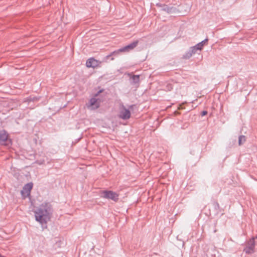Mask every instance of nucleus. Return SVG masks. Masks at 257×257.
I'll use <instances>...</instances> for the list:
<instances>
[{
	"mask_svg": "<svg viewBox=\"0 0 257 257\" xmlns=\"http://www.w3.org/2000/svg\"><path fill=\"white\" fill-rule=\"evenodd\" d=\"M0 257H5V256H4L2 255L0 253Z\"/></svg>",
	"mask_w": 257,
	"mask_h": 257,
	"instance_id": "obj_21",
	"label": "nucleus"
},
{
	"mask_svg": "<svg viewBox=\"0 0 257 257\" xmlns=\"http://www.w3.org/2000/svg\"><path fill=\"white\" fill-rule=\"evenodd\" d=\"M257 239V235L255 236V237H253Z\"/></svg>",
	"mask_w": 257,
	"mask_h": 257,
	"instance_id": "obj_22",
	"label": "nucleus"
},
{
	"mask_svg": "<svg viewBox=\"0 0 257 257\" xmlns=\"http://www.w3.org/2000/svg\"><path fill=\"white\" fill-rule=\"evenodd\" d=\"M208 39L207 38H206L204 40L202 41L201 42L198 43L196 45L197 47L199 49V51H201L205 43L208 41Z\"/></svg>",
	"mask_w": 257,
	"mask_h": 257,
	"instance_id": "obj_13",
	"label": "nucleus"
},
{
	"mask_svg": "<svg viewBox=\"0 0 257 257\" xmlns=\"http://www.w3.org/2000/svg\"><path fill=\"white\" fill-rule=\"evenodd\" d=\"M138 41H134L131 44L119 49V51H121L122 52H129L130 51L134 49L138 45Z\"/></svg>",
	"mask_w": 257,
	"mask_h": 257,
	"instance_id": "obj_7",
	"label": "nucleus"
},
{
	"mask_svg": "<svg viewBox=\"0 0 257 257\" xmlns=\"http://www.w3.org/2000/svg\"><path fill=\"white\" fill-rule=\"evenodd\" d=\"M156 6L161 8V11L166 12L168 14H177L179 12L176 8L166 4L157 3Z\"/></svg>",
	"mask_w": 257,
	"mask_h": 257,
	"instance_id": "obj_2",
	"label": "nucleus"
},
{
	"mask_svg": "<svg viewBox=\"0 0 257 257\" xmlns=\"http://www.w3.org/2000/svg\"><path fill=\"white\" fill-rule=\"evenodd\" d=\"M33 186V184L32 182L28 183L25 184L23 187V190L21 191V194L24 195L26 194V196H29L30 195L31 190H32Z\"/></svg>",
	"mask_w": 257,
	"mask_h": 257,
	"instance_id": "obj_8",
	"label": "nucleus"
},
{
	"mask_svg": "<svg viewBox=\"0 0 257 257\" xmlns=\"http://www.w3.org/2000/svg\"><path fill=\"white\" fill-rule=\"evenodd\" d=\"M45 160L44 159L39 160L36 161L35 163L38 165H42L44 163Z\"/></svg>",
	"mask_w": 257,
	"mask_h": 257,
	"instance_id": "obj_17",
	"label": "nucleus"
},
{
	"mask_svg": "<svg viewBox=\"0 0 257 257\" xmlns=\"http://www.w3.org/2000/svg\"><path fill=\"white\" fill-rule=\"evenodd\" d=\"M245 137L243 135L240 136L238 138V144L241 145L245 142Z\"/></svg>",
	"mask_w": 257,
	"mask_h": 257,
	"instance_id": "obj_15",
	"label": "nucleus"
},
{
	"mask_svg": "<svg viewBox=\"0 0 257 257\" xmlns=\"http://www.w3.org/2000/svg\"><path fill=\"white\" fill-rule=\"evenodd\" d=\"M131 83L133 85H136L139 84L140 81V75H134L130 78Z\"/></svg>",
	"mask_w": 257,
	"mask_h": 257,
	"instance_id": "obj_11",
	"label": "nucleus"
},
{
	"mask_svg": "<svg viewBox=\"0 0 257 257\" xmlns=\"http://www.w3.org/2000/svg\"><path fill=\"white\" fill-rule=\"evenodd\" d=\"M193 54L191 53V50L190 49L188 50L182 56V58L184 59H188L192 56Z\"/></svg>",
	"mask_w": 257,
	"mask_h": 257,
	"instance_id": "obj_14",
	"label": "nucleus"
},
{
	"mask_svg": "<svg viewBox=\"0 0 257 257\" xmlns=\"http://www.w3.org/2000/svg\"><path fill=\"white\" fill-rule=\"evenodd\" d=\"M254 238L252 237L248 242L247 245L244 248V251L247 254H251L254 251L255 247Z\"/></svg>",
	"mask_w": 257,
	"mask_h": 257,
	"instance_id": "obj_5",
	"label": "nucleus"
},
{
	"mask_svg": "<svg viewBox=\"0 0 257 257\" xmlns=\"http://www.w3.org/2000/svg\"><path fill=\"white\" fill-rule=\"evenodd\" d=\"M9 134L6 131L3 130L0 131V145L7 146Z\"/></svg>",
	"mask_w": 257,
	"mask_h": 257,
	"instance_id": "obj_6",
	"label": "nucleus"
},
{
	"mask_svg": "<svg viewBox=\"0 0 257 257\" xmlns=\"http://www.w3.org/2000/svg\"><path fill=\"white\" fill-rule=\"evenodd\" d=\"M131 113L130 110L128 109H126L125 106L122 105L119 111V118L123 120H127L131 117Z\"/></svg>",
	"mask_w": 257,
	"mask_h": 257,
	"instance_id": "obj_4",
	"label": "nucleus"
},
{
	"mask_svg": "<svg viewBox=\"0 0 257 257\" xmlns=\"http://www.w3.org/2000/svg\"><path fill=\"white\" fill-rule=\"evenodd\" d=\"M189 49L191 50V52L193 54H195L197 50H199L196 45L194 46L191 47Z\"/></svg>",
	"mask_w": 257,
	"mask_h": 257,
	"instance_id": "obj_16",
	"label": "nucleus"
},
{
	"mask_svg": "<svg viewBox=\"0 0 257 257\" xmlns=\"http://www.w3.org/2000/svg\"><path fill=\"white\" fill-rule=\"evenodd\" d=\"M101 194L102 197L105 199H111L115 202L118 200V195L112 191L104 190L102 192Z\"/></svg>",
	"mask_w": 257,
	"mask_h": 257,
	"instance_id": "obj_3",
	"label": "nucleus"
},
{
	"mask_svg": "<svg viewBox=\"0 0 257 257\" xmlns=\"http://www.w3.org/2000/svg\"><path fill=\"white\" fill-rule=\"evenodd\" d=\"M215 207H217V208H218V207H219V204H218V203L217 202H216V203H215Z\"/></svg>",
	"mask_w": 257,
	"mask_h": 257,
	"instance_id": "obj_20",
	"label": "nucleus"
},
{
	"mask_svg": "<svg viewBox=\"0 0 257 257\" xmlns=\"http://www.w3.org/2000/svg\"><path fill=\"white\" fill-rule=\"evenodd\" d=\"M121 52H122L119 51V49L115 50V51H113L112 52H111L110 54L107 55L106 56V58L108 59L109 58L111 57V58H110L111 60H113L114 58L113 57V56L117 57L119 55L120 53H121Z\"/></svg>",
	"mask_w": 257,
	"mask_h": 257,
	"instance_id": "obj_12",
	"label": "nucleus"
},
{
	"mask_svg": "<svg viewBox=\"0 0 257 257\" xmlns=\"http://www.w3.org/2000/svg\"><path fill=\"white\" fill-rule=\"evenodd\" d=\"M97 64L98 61L94 58H90L88 59L86 62V66L89 68H94L97 65Z\"/></svg>",
	"mask_w": 257,
	"mask_h": 257,
	"instance_id": "obj_10",
	"label": "nucleus"
},
{
	"mask_svg": "<svg viewBox=\"0 0 257 257\" xmlns=\"http://www.w3.org/2000/svg\"><path fill=\"white\" fill-rule=\"evenodd\" d=\"M103 91V89H101L100 90H99L95 94V97H96L101 92H102V91Z\"/></svg>",
	"mask_w": 257,
	"mask_h": 257,
	"instance_id": "obj_19",
	"label": "nucleus"
},
{
	"mask_svg": "<svg viewBox=\"0 0 257 257\" xmlns=\"http://www.w3.org/2000/svg\"><path fill=\"white\" fill-rule=\"evenodd\" d=\"M53 208L49 202H44L34 211L35 220L41 225L43 229L47 227V223L50 220L53 214Z\"/></svg>",
	"mask_w": 257,
	"mask_h": 257,
	"instance_id": "obj_1",
	"label": "nucleus"
},
{
	"mask_svg": "<svg viewBox=\"0 0 257 257\" xmlns=\"http://www.w3.org/2000/svg\"><path fill=\"white\" fill-rule=\"evenodd\" d=\"M208 112L206 110H203L201 112V115L203 116L207 114Z\"/></svg>",
	"mask_w": 257,
	"mask_h": 257,
	"instance_id": "obj_18",
	"label": "nucleus"
},
{
	"mask_svg": "<svg viewBox=\"0 0 257 257\" xmlns=\"http://www.w3.org/2000/svg\"><path fill=\"white\" fill-rule=\"evenodd\" d=\"M100 101L99 99L96 98L95 97H92L89 100L90 106L92 107V109H97L100 107Z\"/></svg>",
	"mask_w": 257,
	"mask_h": 257,
	"instance_id": "obj_9",
	"label": "nucleus"
}]
</instances>
